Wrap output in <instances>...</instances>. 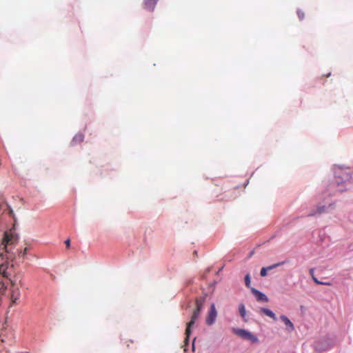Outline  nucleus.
<instances>
[{
	"label": "nucleus",
	"instance_id": "obj_5",
	"mask_svg": "<svg viewBox=\"0 0 353 353\" xmlns=\"http://www.w3.org/2000/svg\"><path fill=\"white\" fill-rule=\"evenodd\" d=\"M217 312L214 303L211 304L205 322L208 325H212L216 321Z\"/></svg>",
	"mask_w": 353,
	"mask_h": 353
},
{
	"label": "nucleus",
	"instance_id": "obj_14",
	"mask_svg": "<svg viewBox=\"0 0 353 353\" xmlns=\"http://www.w3.org/2000/svg\"><path fill=\"white\" fill-rule=\"evenodd\" d=\"M337 188H338V189H337L338 191H339V192L344 191L345 189L344 181H337Z\"/></svg>",
	"mask_w": 353,
	"mask_h": 353
},
{
	"label": "nucleus",
	"instance_id": "obj_11",
	"mask_svg": "<svg viewBox=\"0 0 353 353\" xmlns=\"http://www.w3.org/2000/svg\"><path fill=\"white\" fill-rule=\"evenodd\" d=\"M202 307V303L198 300H196V308L194 310L192 315L199 318Z\"/></svg>",
	"mask_w": 353,
	"mask_h": 353
},
{
	"label": "nucleus",
	"instance_id": "obj_22",
	"mask_svg": "<svg viewBox=\"0 0 353 353\" xmlns=\"http://www.w3.org/2000/svg\"><path fill=\"white\" fill-rule=\"evenodd\" d=\"M275 265H283V263H276Z\"/></svg>",
	"mask_w": 353,
	"mask_h": 353
},
{
	"label": "nucleus",
	"instance_id": "obj_12",
	"mask_svg": "<svg viewBox=\"0 0 353 353\" xmlns=\"http://www.w3.org/2000/svg\"><path fill=\"white\" fill-rule=\"evenodd\" d=\"M254 294L258 301L263 302L268 301V298L267 297V296L263 294L262 292L258 290H254Z\"/></svg>",
	"mask_w": 353,
	"mask_h": 353
},
{
	"label": "nucleus",
	"instance_id": "obj_7",
	"mask_svg": "<svg viewBox=\"0 0 353 353\" xmlns=\"http://www.w3.org/2000/svg\"><path fill=\"white\" fill-rule=\"evenodd\" d=\"M280 319L283 321V322L286 325V330L288 332H292L294 330V325L291 322V321L285 315H281Z\"/></svg>",
	"mask_w": 353,
	"mask_h": 353
},
{
	"label": "nucleus",
	"instance_id": "obj_8",
	"mask_svg": "<svg viewBox=\"0 0 353 353\" xmlns=\"http://www.w3.org/2000/svg\"><path fill=\"white\" fill-rule=\"evenodd\" d=\"M20 290L18 288H13L11 290L10 299L12 304L17 303V301L20 298Z\"/></svg>",
	"mask_w": 353,
	"mask_h": 353
},
{
	"label": "nucleus",
	"instance_id": "obj_16",
	"mask_svg": "<svg viewBox=\"0 0 353 353\" xmlns=\"http://www.w3.org/2000/svg\"><path fill=\"white\" fill-rule=\"evenodd\" d=\"M297 15L299 17V19L300 20H303L305 17V14H304V12L301 10H297Z\"/></svg>",
	"mask_w": 353,
	"mask_h": 353
},
{
	"label": "nucleus",
	"instance_id": "obj_2",
	"mask_svg": "<svg viewBox=\"0 0 353 353\" xmlns=\"http://www.w3.org/2000/svg\"><path fill=\"white\" fill-rule=\"evenodd\" d=\"M17 241L18 235L14 230H10V231L5 232L0 246H3V248H5L7 252H8V247L17 243Z\"/></svg>",
	"mask_w": 353,
	"mask_h": 353
},
{
	"label": "nucleus",
	"instance_id": "obj_19",
	"mask_svg": "<svg viewBox=\"0 0 353 353\" xmlns=\"http://www.w3.org/2000/svg\"><path fill=\"white\" fill-rule=\"evenodd\" d=\"M65 244L67 247V248H69L70 246V239H67L65 241Z\"/></svg>",
	"mask_w": 353,
	"mask_h": 353
},
{
	"label": "nucleus",
	"instance_id": "obj_21",
	"mask_svg": "<svg viewBox=\"0 0 353 353\" xmlns=\"http://www.w3.org/2000/svg\"><path fill=\"white\" fill-rule=\"evenodd\" d=\"M316 213H310L309 216H314Z\"/></svg>",
	"mask_w": 353,
	"mask_h": 353
},
{
	"label": "nucleus",
	"instance_id": "obj_23",
	"mask_svg": "<svg viewBox=\"0 0 353 353\" xmlns=\"http://www.w3.org/2000/svg\"><path fill=\"white\" fill-rule=\"evenodd\" d=\"M79 139L81 141L82 140V137L81 136H79Z\"/></svg>",
	"mask_w": 353,
	"mask_h": 353
},
{
	"label": "nucleus",
	"instance_id": "obj_9",
	"mask_svg": "<svg viewBox=\"0 0 353 353\" xmlns=\"http://www.w3.org/2000/svg\"><path fill=\"white\" fill-rule=\"evenodd\" d=\"M158 0H145L144 1V8L152 11L157 4Z\"/></svg>",
	"mask_w": 353,
	"mask_h": 353
},
{
	"label": "nucleus",
	"instance_id": "obj_20",
	"mask_svg": "<svg viewBox=\"0 0 353 353\" xmlns=\"http://www.w3.org/2000/svg\"><path fill=\"white\" fill-rule=\"evenodd\" d=\"M315 349L318 351H322L323 350H321L320 347H318V345H316L315 347Z\"/></svg>",
	"mask_w": 353,
	"mask_h": 353
},
{
	"label": "nucleus",
	"instance_id": "obj_24",
	"mask_svg": "<svg viewBox=\"0 0 353 353\" xmlns=\"http://www.w3.org/2000/svg\"><path fill=\"white\" fill-rule=\"evenodd\" d=\"M345 179H348V176H347V175H346V176H345Z\"/></svg>",
	"mask_w": 353,
	"mask_h": 353
},
{
	"label": "nucleus",
	"instance_id": "obj_1",
	"mask_svg": "<svg viewBox=\"0 0 353 353\" xmlns=\"http://www.w3.org/2000/svg\"><path fill=\"white\" fill-rule=\"evenodd\" d=\"M310 272L316 283L330 285L329 282L322 281L330 276V272L325 266H314V268L310 269Z\"/></svg>",
	"mask_w": 353,
	"mask_h": 353
},
{
	"label": "nucleus",
	"instance_id": "obj_18",
	"mask_svg": "<svg viewBox=\"0 0 353 353\" xmlns=\"http://www.w3.org/2000/svg\"><path fill=\"white\" fill-rule=\"evenodd\" d=\"M325 206L318 207V208H317V210H316V213L321 214V213L324 212H325Z\"/></svg>",
	"mask_w": 353,
	"mask_h": 353
},
{
	"label": "nucleus",
	"instance_id": "obj_17",
	"mask_svg": "<svg viewBox=\"0 0 353 353\" xmlns=\"http://www.w3.org/2000/svg\"><path fill=\"white\" fill-rule=\"evenodd\" d=\"M245 285L247 287H249L250 285V276L248 274H247L245 277Z\"/></svg>",
	"mask_w": 353,
	"mask_h": 353
},
{
	"label": "nucleus",
	"instance_id": "obj_6",
	"mask_svg": "<svg viewBox=\"0 0 353 353\" xmlns=\"http://www.w3.org/2000/svg\"><path fill=\"white\" fill-rule=\"evenodd\" d=\"M197 319H198L197 317H196L192 314L191 319H190V322H188L187 323V327L185 329V341L186 343L189 340V336L191 334V328L194 325V324Z\"/></svg>",
	"mask_w": 353,
	"mask_h": 353
},
{
	"label": "nucleus",
	"instance_id": "obj_3",
	"mask_svg": "<svg viewBox=\"0 0 353 353\" xmlns=\"http://www.w3.org/2000/svg\"><path fill=\"white\" fill-rule=\"evenodd\" d=\"M232 332L243 339L249 340L252 343H255L259 341V340L256 336H254L251 332H250L245 330L239 329V328H233Z\"/></svg>",
	"mask_w": 353,
	"mask_h": 353
},
{
	"label": "nucleus",
	"instance_id": "obj_10",
	"mask_svg": "<svg viewBox=\"0 0 353 353\" xmlns=\"http://www.w3.org/2000/svg\"><path fill=\"white\" fill-rule=\"evenodd\" d=\"M259 312L264 314L265 315L270 317L271 319H272L274 321L276 320V317L274 313L272 310H270L268 308H263V307L260 308Z\"/></svg>",
	"mask_w": 353,
	"mask_h": 353
},
{
	"label": "nucleus",
	"instance_id": "obj_4",
	"mask_svg": "<svg viewBox=\"0 0 353 353\" xmlns=\"http://www.w3.org/2000/svg\"><path fill=\"white\" fill-rule=\"evenodd\" d=\"M13 273V266H0V275L3 278L9 279L12 286L14 285V283L11 279Z\"/></svg>",
	"mask_w": 353,
	"mask_h": 353
},
{
	"label": "nucleus",
	"instance_id": "obj_13",
	"mask_svg": "<svg viewBox=\"0 0 353 353\" xmlns=\"http://www.w3.org/2000/svg\"><path fill=\"white\" fill-rule=\"evenodd\" d=\"M239 314L243 319L245 318L246 311L243 304H240L239 307Z\"/></svg>",
	"mask_w": 353,
	"mask_h": 353
},
{
	"label": "nucleus",
	"instance_id": "obj_15",
	"mask_svg": "<svg viewBox=\"0 0 353 353\" xmlns=\"http://www.w3.org/2000/svg\"><path fill=\"white\" fill-rule=\"evenodd\" d=\"M274 266H267L265 268H263L261 270V275L262 276H265L267 275V272L270 270H272Z\"/></svg>",
	"mask_w": 353,
	"mask_h": 353
}]
</instances>
